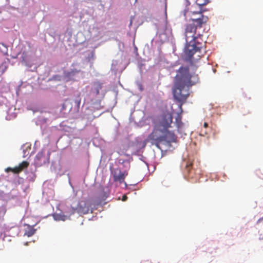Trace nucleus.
<instances>
[{"label": "nucleus", "mask_w": 263, "mask_h": 263, "mask_svg": "<svg viewBox=\"0 0 263 263\" xmlns=\"http://www.w3.org/2000/svg\"><path fill=\"white\" fill-rule=\"evenodd\" d=\"M90 211L91 213H92V210L90 209V203L88 201H81L76 208H72L71 214H74L76 212L80 214H86Z\"/></svg>", "instance_id": "7"}, {"label": "nucleus", "mask_w": 263, "mask_h": 263, "mask_svg": "<svg viewBox=\"0 0 263 263\" xmlns=\"http://www.w3.org/2000/svg\"><path fill=\"white\" fill-rule=\"evenodd\" d=\"M2 45L3 46V47H4V48H6V46H5V45H4V44H2Z\"/></svg>", "instance_id": "27"}, {"label": "nucleus", "mask_w": 263, "mask_h": 263, "mask_svg": "<svg viewBox=\"0 0 263 263\" xmlns=\"http://www.w3.org/2000/svg\"><path fill=\"white\" fill-rule=\"evenodd\" d=\"M29 162L26 161H24L20 163L18 166H15L14 168L8 167L6 169V172H12L14 174H18L22 172L25 168H26L29 166Z\"/></svg>", "instance_id": "9"}, {"label": "nucleus", "mask_w": 263, "mask_h": 263, "mask_svg": "<svg viewBox=\"0 0 263 263\" xmlns=\"http://www.w3.org/2000/svg\"><path fill=\"white\" fill-rule=\"evenodd\" d=\"M164 140H167L169 142H175L177 139V137L173 132H171L167 129V130L164 133Z\"/></svg>", "instance_id": "13"}, {"label": "nucleus", "mask_w": 263, "mask_h": 263, "mask_svg": "<svg viewBox=\"0 0 263 263\" xmlns=\"http://www.w3.org/2000/svg\"><path fill=\"white\" fill-rule=\"evenodd\" d=\"M102 203V201L101 200H98L97 199H93L91 201V203L93 204L94 206H98L99 205H101Z\"/></svg>", "instance_id": "18"}, {"label": "nucleus", "mask_w": 263, "mask_h": 263, "mask_svg": "<svg viewBox=\"0 0 263 263\" xmlns=\"http://www.w3.org/2000/svg\"><path fill=\"white\" fill-rule=\"evenodd\" d=\"M173 123V114L168 111L164 112L159 118V124L157 125L160 127H162L163 129L167 130L170 127H171V124Z\"/></svg>", "instance_id": "4"}, {"label": "nucleus", "mask_w": 263, "mask_h": 263, "mask_svg": "<svg viewBox=\"0 0 263 263\" xmlns=\"http://www.w3.org/2000/svg\"><path fill=\"white\" fill-rule=\"evenodd\" d=\"M53 218L57 221H65L69 219L70 215L67 216L63 213H55L53 214Z\"/></svg>", "instance_id": "14"}, {"label": "nucleus", "mask_w": 263, "mask_h": 263, "mask_svg": "<svg viewBox=\"0 0 263 263\" xmlns=\"http://www.w3.org/2000/svg\"><path fill=\"white\" fill-rule=\"evenodd\" d=\"M202 48L201 46H199V44L195 42L192 43H186V46L184 49V54L187 60H191L193 55L198 51H200Z\"/></svg>", "instance_id": "3"}, {"label": "nucleus", "mask_w": 263, "mask_h": 263, "mask_svg": "<svg viewBox=\"0 0 263 263\" xmlns=\"http://www.w3.org/2000/svg\"><path fill=\"white\" fill-rule=\"evenodd\" d=\"M103 88V83L99 81L93 82L92 83L90 93L94 97H97L100 94V91Z\"/></svg>", "instance_id": "11"}, {"label": "nucleus", "mask_w": 263, "mask_h": 263, "mask_svg": "<svg viewBox=\"0 0 263 263\" xmlns=\"http://www.w3.org/2000/svg\"><path fill=\"white\" fill-rule=\"evenodd\" d=\"M75 103L77 105V106L78 108H80V105L81 102V94L79 93L77 95V98L75 99Z\"/></svg>", "instance_id": "17"}, {"label": "nucleus", "mask_w": 263, "mask_h": 263, "mask_svg": "<svg viewBox=\"0 0 263 263\" xmlns=\"http://www.w3.org/2000/svg\"><path fill=\"white\" fill-rule=\"evenodd\" d=\"M209 18L202 14V12H193L190 22L186 24L185 29V36L186 43L195 42L197 39L195 36L196 30L198 28H201L203 25L205 24Z\"/></svg>", "instance_id": "2"}, {"label": "nucleus", "mask_w": 263, "mask_h": 263, "mask_svg": "<svg viewBox=\"0 0 263 263\" xmlns=\"http://www.w3.org/2000/svg\"><path fill=\"white\" fill-rule=\"evenodd\" d=\"M166 130L164 129H161L159 126L156 125L153 132L149 134L147 137L149 141H155L156 142H160L164 140V133Z\"/></svg>", "instance_id": "5"}, {"label": "nucleus", "mask_w": 263, "mask_h": 263, "mask_svg": "<svg viewBox=\"0 0 263 263\" xmlns=\"http://www.w3.org/2000/svg\"><path fill=\"white\" fill-rule=\"evenodd\" d=\"M112 174L115 182L122 183L124 182L125 178L128 175V172L127 171L122 172L120 170L116 169L112 172Z\"/></svg>", "instance_id": "8"}, {"label": "nucleus", "mask_w": 263, "mask_h": 263, "mask_svg": "<svg viewBox=\"0 0 263 263\" xmlns=\"http://www.w3.org/2000/svg\"><path fill=\"white\" fill-rule=\"evenodd\" d=\"M2 45L3 46V47H4V48H6V46H5V45H4V44H2Z\"/></svg>", "instance_id": "26"}, {"label": "nucleus", "mask_w": 263, "mask_h": 263, "mask_svg": "<svg viewBox=\"0 0 263 263\" xmlns=\"http://www.w3.org/2000/svg\"><path fill=\"white\" fill-rule=\"evenodd\" d=\"M178 102L179 103L178 106L180 109V112L177 114V116L175 118V123L177 128H181L183 124L182 122V114L183 112L182 106L185 102L182 103L181 101Z\"/></svg>", "instance_id": "12"}, {"label": "nucleus", "mask_w": 263, "mask_h": 263, "mask_svg": "<svg viewBox=\"0 0 263 263\" xmlns=\"http://www.w3.org/2000/svg\"><path fill=\"white\" fill-rule=\"evenodd\" d=\"M197 69V66L190 63L181 66L177 70L173 90L174 98L177 101L185 102L189 96V88L199 82L198 75L196 73Z\"/></svg>", "instance_id": "1"}, {"label": "nucleus", "mask_w": 263, "mask_h": 263, "mask_svg": "<svg viewBox=\"0 0 263 263\" xmlns=\"http://www.w3.org/2000/svg\"><path fill=\"white\" fill-rule=\"evenodd\" d=\"M50 155V152L45 154V150L43 149H42L41 152L38 153L34 158V165L37 167H40L44 165L49 164Z\"/></svg>", "instance_id": "6"}, {"label": "nucleus", "mask_w": 263, "mask_h": 263, "mask_svg": "<svg viewBox=\"0 0 263 263\" xmlns=\"http://www.w3.org/2000/svg\"><path fill=\"white\" fill-rule=\"evenodd\" d=\"M203 127L204 128H207L208 127V123L206 122H204L203 124Z\"/></svg>", "instance_id": "21"}, {"label": "nucleus", "mask_w": 263, "mask_h": 263, "mask_svg": "<svg viewBox=\"0 0 263 263\" xmlns=\"http://www.w3.org/2000/svg\"><path fill=\"white\" fill-rule=\"evenodd\" d=\"M80 71V70H78L77 69H73V70H72L70 72V73L72 75H74L75 73H79Z\"/></svg>", "instance_id": "20"}, {"label": "nucleus", "mask_w": 263, "mask_h": 263, "mask_svg": "<svg viewBox=\"0 0 263 263\" xmlns=\"http://www.w3.org/2000/svg\"><path fill=\"white\" fill-rule=\"evenodd\" d=\"M126 199H127V197H126V196L124 195V196H123V198H122V200H123V201H125V200H126Z\"/></svg>", "instance_id": "22"}, {"label": "nucleus", "mask_w": 263, "mask_h": 263, "mask_svg": "<svg viewBox=\"0 0 263 263\" xmlns=\"http://www.w3.org/2000/svg\"><path fill=\"white\" fill-rule=\"evenodd\" d=\"M36 231V230L34 229L32 227H29L25 232V235L27 236L28 237H30L33 235Z\"/></svg>", "instance_id": "15"}, {"label": "nucleus", "mask_w": 263, "mask_h": 263, "mask_svg": "<svg viewBox=\"0 0 263 263\" xmlns=\"http://www.w3.org/2000/svg\"><path fill=\"white\" fill-rule=\"evenodd\" d=\"M29 162L26 161H24L20 163L18 166H15L14 168L8 167L6 169V172H12L14 174H18L22 172L25 168H26L29 166Z\"/></svg>", "instance_id": "10"}, {"label": "nucleus", "mask_w": 263, "mask_h": 263, "mask_svg": "<svg viewBox=\"0 0 263 263\" xmlns=\"http://www.w3.org/2000/svg\"><path fill=\"white\" fill-rule=\"evenodd\" d=\"M204 135L207 134V132H206V131H205V132H204Z\"/></svg>", "instance_id": "23"}, {"label": "nucleus", "mask_w": 263, "mask_h": 263, "mask_svg": "<svg viewBox=\"0 0 263 263\" xmlns=\"http://www.w3.org/2000/svg\"><path fill=\"white\" fill-rule=\"evenodd\" d=\"M193 164L192 162H188L186 165V169L188 171L190 172V168L192 166Z\"/></svg>", "instance_id": "19"}, {"label": "nucleus", "mask_w": 263, "mask_h": 263, "mask_svg": "<svg viewBox=\"0 0 263 263\" xmlns=\"http://www.w3.org/2000/svg\"><path fill=\"white\" fill-rule=\"evenodd\" d=\"M209 0H196V3L199 6H202L209 3Z\"/></svg>", "instance_id": "16"}, {"label": "nucleus", "mask_w": 263, "mask_h": 263, "mask_svg": "<svg viewBox=\"0 0 263 263\" xmlns=\"http://www.w3.org/2000/svg\"><path fill=\"white\" fill-rule=\"evenodd\" d=\"M23 61H24V62H25V59H24V58L23 57Z\"/></svg>", "instance_id": "24"}, {"label": "nucleus", "mask_w": 263, "mask_h": 263, "mask_svg": "<svg viewBox=\"0 0 263 263\" xmlns=\"http://www.w3.org/2000/svg\"><path fill=\"white\" fill-rule=\"evenodd\" d=\"M2 45L3 46V47H4V48H6V46H5V45H4V44H2Z\"/></svg>", "instance_id": "25"}]
</instances>
